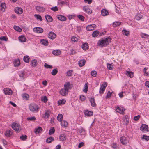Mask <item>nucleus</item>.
<instances>
[{
    "mask_svg": "<svg viewBox=\"0 0 149 149\" xmlns=\"http://www.w3.org/2000/svg\"><path fill=\"white\" fill-rule=\"evenodd\" d=\"M111 39L109 37L106 38L105 40H99L98 44L100 46L102 47L106 46L109 44L111 41Z\"/></svg>",
    "mask_w": 149,
    "mask_h": 149,
    "instance_id": "obj_1",
    "label": "nucleus"
},
{
    "mask_svg": "<svg viewBox=\"0 0 149 149\" xmlns=\"http://www.w3.org/2000/svg\"><path fill=\"white\" fill-rule=\"evenodd\" d=\"M29 108L30 111L33 113L38 112L39 107L38 105L36 104H31L29 105Z\"/></svg>",
    "mask_w": 149,
    "mask_h": 149,
    "instance_id": "obj_2",
    "label": "nucleus"
},
{
    "mask_svg": "<svg viewBox=\"0 0 149 149\" xmlns=\"http://www.w3.org/2000/svg\"><path fill=\"white\" fill-rule=\"evenodd\" d=\"M11 127L14 130L17 132H19L21 130L20 125L17 123H14L11 125Z\"/></svg>",
    "mask_w": 149,
    "mask_h": 149,
    "instance_id": "obj_3",
    "label": "nucleus"
},
{
    "mask_svg": "<svg viewBox=\"0 0 149 149\" xmlns=\"http://www.w3.org/2000/svg\"><path fill=\"white\" fill-rule=\"evenodd\" d=\"M116 110L117 112H118L120 114L124 115V111L125 109L124 108L122 107H119L117 106L116 107Z\"/></svg>",
    "mask_w": 149,
    "mask_h": 149,
    "instance_id": "obj_4",
    "label": "nucleus"
},
{
    "mask_svg": "<svg viewBox=\"0 0 149 149\" xmlns=\"http://www.w3.org/2000/svg\"><path fill=\"white\" fill-rule=\"evenodd\" d=\"M107 86V84L106 82H105L104 84H102L99 90V93L100 94H101L103 93Z\"/></svg>",
    "mask_w": 149,
    "mask_h": 149,
    "instance_id": "obj_5",
    "label": "nucleus"
},
{
    "mask_svg": "<svg viewBox=\"0 0 149 149\" xmlns=\"http://www.w3.org/2000/svg\"><path fill=\"white\" fill-rule=\"evenodd\" d=\"M4 92L5 95H11L13 93V91L10 88H6L3 90Z\"/></svg>",
    "mask_w": 149,
    "mask_h": 149,
    "instance_id": "obj_6",
    "label": "nucleus"
},
{
    "mask_svg": "<svg viewBox=\"0 0 149 149\" xmlns=\"http://www.w3.org/2000/svg\"><path fill=\"white\" fill-rule=\"evenodd\" d=\"M120 141L122 144L124 145H126L127 144V138L125 136H122L120 138Z\"/></svg>",
    "mask_w": 149,
    "mask_h": 149,
    "instance_id": "obj_7",
    "label": "nucleus"
},
{
    "mask_svg": "<svg viewBox=\"0 0 149 149\" xmlns=\"http://www.w3.org/2000/svg\"><path fill=\"white\" fill-rule=\"evenodd\" d=\"M68 91L64 88L61 89L59 91L60 94L62 96H65L67 95Z\"/></svg>",
    "mask_w": 149,
    "mask_h": 149,
    "instance_id": "obj_8",
    "label": "nucleus"
},
{
    "mask_svg": "<svg viewBox=\"0 0 149 149\" xmlns=\"http://www.w3.org/2000/svg\"><path fill=\"white\" fill-rule=\"evenodd\" d=\"M83 9L84 11L88 14H91L92 13V11L90 10V8L88 6H84Z\"/></svg>",
    "mask_w": 149,
    "mask_h": 149,
    "instance_id": "obj_9",
    "label": "nucleus"
},
{
    "mask_svg": "<svg viewBox=\"0 0 149 149\" xmlns=\"http://www.w3.org/2000/svg\"><path fill=\"white\" fill-rule=\"evenodd\" d=\"M48 37L51 39H54L56 37V35L53 32L51 31L48 33Z\"/></svg>",
    "mask_w": 149,
    "mask_h": 149,
    "instance_id": "obj_10",
    "label": "nucleus"
},
{
    "mask_svg": "<svg viewBox=\"0 0 149 149\" xmlns=\"http://www.w3.org/2000/svg\"><path fill=\"white\" fill-rule=\"evenodd\" d=\"M96 26L95 24H93L88 26L86 27V29L88 31H92L94 29Z\"/></svg>",
    "mask_w": 149,
    "mask_h": 149,
    "instance_id": "obj_11",
    "label": "nucleus"
},
{
    "mask_svg": "<svg viewBox=\"0 0 149 149\" xmlns=\"http://www.w3.org/2000/svg\"><path fill=\"white\" fill-rule=\"evenodd\" d=\"M50 113L51 112L49 110H46L45 114L43 115V118L45 119H48L50 116Z\"/></svg>",
    "mask_w": 149,
    "mask_h": 149,
    "instance_id": "obj_12",
    "label": "nucleus"
},
{
    "mask_svg": "<svg viewBox=\"0 0 149 149\" xmlns=\"http://www.w3.org/2000/svg\"><path fill=\"white\" fill-rule=\"evenodd\" d=\"M140 130L143 132H148V126L145 124H142L140 128Z\"/></svg>",
    "mask_w": 149,
    "mask_h": 149,
    "instance_id": "obj_13",
    "label": "nucleus"
},
{
    "mask_svg": "<svg viewBox=\"0 0 149 149\" xmlns=\"http://www.w3.org/2000/svg\"><path fill=\"white\" fill-rule=\"evenodd\" d=\"M14 10L15 13L18 14H21L23 12V9L20 7H16Z\"/></svg>",
    "mask_w": 149,
    "mask_h": 149,
    "instance_id": "obj_14",
    "label": "nucleus"
},
{
    "mask_svg": "<svg viewBox=\"0 0 149 149\" xmlns=\"http://www.w3.org/2000/svg\"><path fill=\"white\" fill-rule=\"evenodd\" d=\"M57 17L59 20L62 21H65L66 20V17L61 15H58L57 16Z\"/></svg>",
    "mask_w": 149,
    "mask_h": 149,
    "instance_id": "obj_15",
    "label": "nucleus"
},
{
    "mask_svg": "<svg viewBox=\"0 0 149 149\" xmlns=\"http://www.w3.org/2000/svg\"><path fill=\"white\" fill-rule=\"evenodd\" d=\"M36 10L39 12H43L45 10V9L43 7L37 6H36Z\"/></svg>",
    "mask_w": 149,
    "mask_h": 149,
    "instance_id": "obj_16",
    "label": "nucleus"
},
{
    "mask_svg": "<svg viewBox=\"0 0 149 149\" xmlns=\"http://www.w3.org/2000/svg\"><path fill=\"white\" fill-rule=\"evenodd\" d=\"M125 74L130 78H132L134 76V73L131 71H126Z\"/></svg>",
    "mask_w": 149,
    "mask_h": 149,
    "instance_id": "obj_17",
    "label": "nucleus"
},
{
    "mask_svg": "<svg viewBox=\"0 0 149 149\" xmlns=\"http://www.w3.org/2000/svg\"><path fill=\"white\" fill-rule=\"evenodd\" d=\"M45 17L47 21L48 22H51L53 20L52 18L50 15H46L45 16Z\"/></svg>",
    "mask_w": 149,
    "mask_h": 149,
    "instance_id": "obj_18",
    "label": "nucleus"
},
{
    "mask_svg": "<svg viewBox=\"0 0 149 149\" xmlns=\"http://www.w3.org/2000/svg\"><path fill=\"white\" fill-rule=\"evenodd\" d=\"M34 31L37 33H42L43 31V29L40 27H36L35 28V30Z\"/></svg>",
    "mask_w": 149,
    "mask_h": 149,
    "instance_id": "obj_19",
    "label": "nucleus"
},
{
    "mask_svg": "<svg viewBox=\"0 0 149 149\" xmlns=\"http://www.w3.org/2000/svg\"><path fill=\"white\" fill-rule=\"evenodd\" d=\"M84 114L86 116H90L93 115V113L92 111H89L88 110L85 111L84 112Z\"/></svg>",
    "mask_w": 149,
    "mask_h": 149,
    "instance_id": "obj_20",
    "label": "nucleus"
},
{
    "mask_svg": "<svg viewBox=\"0 0 149 149\" xmlns=\"http://www.w3.org/2000/svg\"><path fill=\"white\" fill-rule=\"evenodd\" d=\"M59 139L60 141H63L66 139V136L65 134H61L59 136Z\"/></svg>",
    "mask_w": 149,
    "mask_h": 149,
    "instance_id": "obj_21",
    "label": "nucleus"
},
{
    "mask_svg": "<svg viewBox=\"0 0 149 149\" xmlns=\"http://www.w3.org/2000/svg\"><path fill=\"white\" fill-rule=\"evenodd\" d=\"M19 40L21 42H24L26 40V39L25 37L23 35H21L19 37Z\"/></svg>",
    "mask_w": 149,
    "mask_h": 149,
    "instance_id": "obj_22",
    "label": "nucleus"
},
{
    "mask_svg": "<svg viewBox=\"0 0 149 149\" xmlns=\"http://www.w3.org/2000/svg\"><path fill=\"white\" fill-rule=\"evenodd\" d=\"M70 84L69 82H66L64 85V88L68 91V90L70 89Z\"/></svg>",
    "mask_w": 149,
    "mask_h": 149,
    "instance_id": "obj_23",
    "label": "nucleus"
},
{
    "mask_svg": "<svg viewBox=\"0 0 149 149\" xmlns=\"http://www.w3.org/2000/svg\"><path fill=\"white\" fill-rule=\"evenodd\" d=\"M82 48L84 50H86L88 49L89 46L87 43L83 44L82 46Z\"/></svg>",
    "mask_w": 149,
    "mask_h": 149,
    "instance_id": "obj_24",
    "label": "nucleus"
},
{
    "mask_svg": "<svg viewBox=\"0 0 149 149\" xmlns=\"http://www.w3.org/2000/svg\"><path fill=\"white\" fill-rule=\"evenodd\" d=\"M143 17V16L139 13H138L135 16V18L138 21L139 20L141 19H142Z\"/></svg>",
    "mask_w": 149,
    "mask_h": 149,
    "instance_id": "obj_25",
    "label": "nucleus"
},
{
    "mask_svg": "<svg viewBox=\"0 0 149 149\" xmlns=\"http://www.w3.org/2000/svg\"><path fill=\"white\" fill-rule=\"evenodd\" d=\"M89 100L91 104V106L93 107L96 106V104L95 102V99L93 98H91Z\"/></svg>",
    "mask_w": 149,
    "mask_h": 149,
    "instance_id": "obj_26",
    "label": "nucleus"
},
{
    "mask_svg": "<svg viewBox=\"0 0 149 149\" xmlns=\"http://www.w3.org/2000/svg\"><path fill=\"white\" fill-rule=\"evenodd\" d=\"M12 132L10 130L6 131L4 134L5 136L7 137L10 136L12 135Z\"/></svg>",
    "mask_w": 149,
    "mask_h": 149,
    "instance_id": "obj_27",
    "label": "nucleus"
},
{
    "mask_svg": "<svg viewBox=\"0 0 149 149\" xmlns=\"http://www.w3.org/2000/svg\"><path fill=\"white\" fill-rule=\"evenodd\" d=\"M13 63L15 67H17L20 64V60L19 59L15 60L14 61Z\"/></svg>",
    "mask_w": 149,
    "mask_h": 149,
    "instance_id": "obj_28",
    "label": "nucleus"
},
{
    "mask_svg": "<svg viewBox=\"0 0 149 149\" xmlns=\"http://www.w3.org/2000/svg\"><path fill=\"white\" fill-rule=\"evenodd\" d=\"M85 63L86 61L85 60L82 59L80 60L78 63L80 67H82L85 65Z\"/></svg>",
    "mask_w": 149,
    "mask_h": 149,
    "instance_id": "obj_29",
    "label": "nucleus"
},
{
    "mask_svg": "<svg viewBox=\"0 0 149 149\" xmlns=\"http://www.w3.org/2000/svg\"><path fill=\"white\" fill-rule=\"evenodd\" d=\"M101 14L103 16H107L109 14V12L106 9H103L101 10Z\"/></svg>",
    "mask_w": 149,
    "mask_h": 149,
    "instance_id": "obj_30",
    "label": "nucleus"
},
{
    "mask_svg": "<svg viewBox=\"0 0 149 149\" xmlns=\"http://www.w3.org/2000/svg\"><path fill=\"white\" fill-rule=\"evenodd\" d=\"M30 59V57L27 55L25 56L23 58L24 61L27 63L29 62Z\"/></svg>",
    "mask_w": 149,
    "mask_h": 149,
    "instance_id": "obj_31",
    "label": "nucleus"
},
{
    "mask_svg": "<svg viewBox=\"0 0 149 149\" xmlns=\"http://www.w3.org/2000/svg\"><path fill=\"white\" fill-rule=\"evenodd\" d=\"M40 43L41 44L45 46H47L48 44V41L45 40L44 39L40 40Z\"/></svg>",
    "mask_w": 149,
    "mask_h": 149,
    "instance_id": "obj_32",
    "label": "nucleus"
},
{
    "mask_svg": "<svg viewBox=\"0 0 149 149\" xmlns=\"http://www.w3.org/2000/svg\"><path fill=\"white\" fill-rule=\"evenodd\" d=\"M78 131L81 135H84L85 134V130L83 128L79 129Z\"/></svg>",
    "mask_w": 149,
    "mask_h": 149,
    "instance_id": "obj_33",
    "label": "nucleus"
},
{
    "mask_svg": "<svg viewBox=\"0 0 149 149\" xmlns=\"http://www.w3.org/2000/svg\"><path fill=\"white\" fill-rule=\"evenodd\" d=\"M37 61L36 59H34L31 61V65L33 67H35L37 65Z\"/></svg>",
    "mask_w": 149,
    "mask_h": 149,
    "instance_id": "obj_34",
    "label": "nucleus"
},
{
    "mask_svg": "<svg viewBox=\"0 0 149 149\" xmlns=\"http://www.w3.org/2000/svg\"><path fill=\"white\" fill-rule=\"evenodd\" d=\"M52 54L56 56H58L61 54V52L59 50H54L52 51Z\"/></svg>",
    "mask_w": 149,
    "mask_h": 149,
    "instance_id": "obj_35",
    "label": "nucleus"
},
{
    "mask_svg": "<svg viewBox=\"0 0 149 149\" xmlns=\"http://www.w3.org/2000/svg\"><path fill=\"white\" fill-rule=\"evenodd\" d=\"M0 6L1 7L0 10L3 12H4L5 10V8H6L5 3H1Z\"/></svg>",
    "mask_w": 149,
    "mask_h": 149,
    "instance_id": "obj_36",
    "label": "nucleus"
},
{
    "mask_svg": "<svg viewBox=\"0 0 149 149\" xmlns=\"http://www.w3.org/2000/svg\"><path fill=\"white\" fill-rule=\"evenodd\" d=\"M73 72V71L72 70H69L68 71H67L66 73V76L69 77L71 76Z\"/></svg>",
    "mask_w": 149,
    "mask_h": 149,
    "instance_id": "obj_37",
    "label": "nucleus"
},
{
    "mask_svg": "<svg viewBox=\"0 0 149 149\" xmlns=\"http://www.w3.org/2000/svg\"><path fill=\"white\" fill-rule=\"evenodd\" d=\"M54 140V138L52 137H50L46 139V142L47 143H50Z\"/></svg>",
    "mask_w": 149,
    "mask_h": 149,
    "instance_id": "obj_38",
    "label": "nucleus"
},
{
    "mask_svg": "<svg viewBox=\"0 0 149 149\" xmlns=\"http://www.w3.org/2000/svg\"><path fill=\"white\" fill-rule=\"evenodd\" d=\"M111 146L112 148H113L114 149H116L118 148V145L116 143H112L111 144Z\"/></svg>",
    "mask_w": 149,
    "mask_h": 149,
    "instance_id": "obj_39",
    "label": "nucleus"
},
{
    "mask_svg": "<svg viewBox=\"0 0 149 149\" xmlns=\"http://www.w3.org/2000/svg\"><path fill=\"white\" fill-rule=\"evenodd\" d=\"M27 138V136L25 135H22L19 137L20 139L23 141L26 140Z\"/></svg>",
    "mask_w": 149,
    "mask_h": 149,
    "instance_id": "obj_40",
    "label": "nucleus"
},
{
    "mask_svg": "<svg viewBox=\"0 0 149 149\" xmlns=\"http://www.w3.org/2000/svg\"><path fill=\"white\" fill-rule=\"evenodd\" d=\"M42 130V128L39 127L38 128L36 129L35 131V133L36 134L40 133Z\"/></svg>",
    "mask_w": 149,
    "mask_h": 149,
    "instance_id": "obj_41",
    "label": "nucleus"
},
{
    "mask_svg": "<svg viewBox=\"0 0 149 149\" xmlns=\"http://www.w3.org/2000/svg\"><path fill=\"white\" fill-rule=\"evenodd\" d=\"M34 16L38 20H39L40 21H41L42 20L41 16L40 15L35 14L34 15Z\"/></svg>",
    "mask_w": 149,
    "mask_h": 149,
    "instance_id": "obj_42",
    "label": "nucleus"
},
{
    "mask_svg": "<svg viewBox=\"0 0 149 149\" xmlns=\"http://www.w3.org/2000/svg\"><path fill=\"white\" fill-rule=\"evenodd\" d=\"M88 83H86L84 85V89L83 90V91L86 93L87 92L88 90Z\"/></svg>",
    "mask_w": 149,
    "mask_h": 149,
    "instance_id": "obj_43",
    "label": "nucleus"
},
{
    "mask_svg": "<svg viewBox=\"0 0 149 149\" xmlns=\"http://www.w3.org/2000/svg\"><path fill=\"white\" fill-rule=\"evenodd\" d=\"M66 101V100H64V99H62V100H59L58 101V105H60L62 104H65Z\"/></svg>",
    "mask_w": 149,
    "mask_h": 149,
    "instance_id": "obj_44",
    "label": "nucleus"
},
{
    "mask_svg": "<svg viewBox=\"0 0 149 149\" xmlns=\"http://www.w3.org/2000/svg\"><path fill=\"white\" fill-rule=\"evenodd\" d=\"M58 71L57 68L54 69L51 72V74L52 75L54 76L58 73Z\"/></svg>",
    "mask_w": 149,
    "mask_h": 149,
    "instance_id": "obj_45",
    "label": "nucleus"
},
{
    "mask_svg": "<svg viewBox=\"0 0 149 149\" xmlns=\"http://www.w3.org/2000/svg\"><path fill=\"white\" fill-rule=\"evenodd\" d=\"M22 97L23 99L25 100H27L29 98V96L28 94L25 93L23 94Z\"/></svg>",
    "mask_w": 149,
    "mask_h": 149,
    "instance_id": "obj_46",
    "label": "nucleus"
},
{
    "mask_svg": "<svg viewBox=\"0 0 149 149\" xmlns=\"http://www.w3.org/2000/svg\"><path fill=\"white\" fill-rule=\"evenodd\" d=\"M121 24L120 22H114L112 24V26L113 27H116L117 26L120 25Z\"/></svg>",
    "mask_w": 149,
    "mask_h": 149,
    "instance_id": "obj_47",
    "label": "nucleus"
},
{
    "mask_svg": "<svg viewBox=\"0 0 149 149\" xmlns=\"http://www.w3.org/2000/svg\"><path fill=\"white\" fill-rule=\"evenodd\" d=\"M61 125L63 127H66L68 125V123L65 120H63L61 122Z\"/></svg>",
    "mask_w": 149,
    "mask_h": 149,
    "instance_id": "obj_48",
    "label": "nucleus"
},
{
    "mask_svg": "<svg viewBox=\"0 0 149 149\" xmlns=\"http://www.w3.org/2000/svg\"><path fill=\"white\" fill-rule=\"evenodd\" d=\"M123 34L127 36L129 34V32L125 29H123L122 31Z\"/></svg>",
    "mask_w": 149,
    "mask_h": 149,
    "instance_id": "obj_49",
    "label": "nucleus"
},
{
    "mask_svg": "<svg viewBox=\"0 0 149 149\" xmlns=\"http://www.w3.org/2000/svg\"><path fill=\"white\" fill-rule=\"evenodd\" d=\"M99 35V31H98L96 30L93 33L92 36L93 37H96L97 36Z\"/></svg>",
    "mask_w": 149,
    "mask_h": 149,
    "instance_id": "obj_50",
    "label": "nucleus"
},
{
    "mask_svg": "<svg viewBox=\"0 0 149 149\" xmlns=\"http://www.w3.org/2000/svg\"><path fill=\"white\" fill-rule=\"evenodd\" d=\"M14 28L15 30L19 32H21L22 31V29L19 26H14Z\"/></svg>",
    "mask_w": 149,
    "mask_h": 149,
    "instance_id": "obj_51",
    "label": "nucleus"
},
{
    "mask_svg": "<svg viewBox=\"0 0 149 149\" xmlns=\"http://www.w3.org/2000/svg\"><path fill=\"white\" fill-rule=\"evenodd\" d=\"M63 118V115L62 114H59L57 117V119L59 121H61Z\"/></svg>",
    "mask_w": 149,
    "mask_h": 149,
    "instance_id": "obj_52",
    "label": "nucleus"
},
{
    "mask_svg": "<svg viewBox=\"0 0 149 149\" xmlns=\"http://www.w3.org/2000/svg\"><path fill=\"white\" fill-rule=\"evenodd\" d=\"M112 63L111 64H107V68L109 70H112L113 68V65Z\"/></svg>",
    "mask_w": 149,
    "mask_h": 149,
    "instance_id": "obj_53",
    "label": "nucleus"
},
{
    "mask_svg": "<svg viewBox=\"0 0 149 149\" xmlns=\"http://www.w3.org/2000/svg\"><path fill=\"white\" fill-rule=\"evenodd\" d=\"M41 101L44 102H46L48 100L46 96H44L43 97H41Z\"/></svg>",
    "mask_w": 149,
    "mask_h": 149,
    "instance_id": "obj_54",
    "label": "nucleus"
},
{
    "mask_svg": "<svg viewBox=\"0 0 149 149\" xmlns=\"http://www.w3.org/2000/svg\"><path fill=\"white\" fill-rule=\"evenodd\" d=\"M113 92H110L109 91H108L106 95V99H107L109 98V97H111V94Z\"/></svg>",
    "mask_w": 149,
    "mask_h": 149,
    "instance_id": "obj_55",
    "label": "nucleus"
},
{
    "mask_svg": "<svg viewBox=\"0 0 149 149\" xmlns=\"http://www.w3.org/2000/svg\"><path fill=\"white\" fill-rule=\"evenodd\" d=\"M27 119L28 120L34 121L36 120V118L35 116L29 117L27 118Z\"/></svg>",
    "mask_w": 149,
    "mask_h": 149,
    "instance_id": "obj_56",
    "label": "nucleus"
},
{
    "mask_svg": "<svg viewBox=\"0 0 149 149\" xmlns=\"http://www.w3.org/2000/svg\"><path fill=\"white\" fill-rule=\"evenodd\" d=\"M91 74L92 76L94 77H95L97 74V72L95 71H91Z\"/></svg>",
    "mask_w": 149,
    "mask_h": 149,
    "instance_id": "obj_57",
    "label": "nucleus"
},
{
    "mask_svg": "<svg viewBox=\"0 0 149 149\" xmlns=\"http://www.w3.org/2000/svg\"><path fill=\"white\" fill-rule=\"evenodd\" d=\"M44 66L45 67L47 68H53V67L52 65H51L48 64L46 63H45L44 64Z\"/></svg>",
    "mask_w": 149,
    "mask_h": 149,
    "instance_id": "obj_58",
    "label": "nucleus"
},
{
    "mask_svg": "<svg viewBox=\"0 0 149 149\" xmlns=\"http://www.w3.org/2000/svg\"><path fill=\"white\" fill-rule=\"evenodd\" d=\"M55 129L54 127H53L52 129H50L49 131V135H51L53 134L55 132Z\"/></svg>",
    "mask_w": 149,
    "mask_h": 149,
    "instance_id": "obj_59",
    "label": "nucleus"
},
{
    "mask_svg": "<svg viewBox=\"0 0 149 149\" xmlns=\"http://www.w3.org/2000/svg\"><path fill=\"white\" fill-rule=\"evenodd\" d=\"M142 138L145 139L146 141H148L149 140V136H148L146 135H143Z\"/></svg>",
    "mask_w": 149,
    "mask_h": 149,
    "instance_id": "obj_60",
    "label": "nucleus"
},
{
    "mask_svg": "<svg viewBox=\"0 0 149 149\" xmlns=\"http://www.w3.org/2000/svg\"><path fill=\"white\" fill-rule=\"evenodd\" d=\"M78 17L79 19L81 21H84V20L85 18L82 15H78Z\"/></svg>",
    "mask_w": 149,
    "mask_h": 149,
    "instance_id": "obj_61",
    "label": "nucleus"
},
{
    "mask_svg": "<svg viewBox=\"0 0 149 149\" xmlns=\"http://www.w3.org/2000/svg\"><path fill=\"white\" fill-rule=\"evenodd\" d=\"M50 9L52 11L56 12L58 10V9L57 6H56L55 7H52Z\"/></svg>",
    "mask_w": 149,
    "mask_h": 149,
    "instance_id": "obj_62",
    "label": "nucleus"
},
{
    "mask_svg": "<svg viewBox=\"0 0 149 149\" xmlns=\"http://www.w3.org/2000/svg\"><path fill=\"white\" fill-rule=\"evenodd\" d=\"M0 40H1L7 41L8 40V39L7 38H6L5 36H2L0 37Z\"/></svg>",
    "mask_w": 149,
    "mask_h": 149,
    "instance_id": "obj_63",
    "label": "nucleus"
},
{
    "mask_svg": "<svg viewBox=\"0 0 149 149\" xmlns=\"http://www.w3.org/2000/svg\"><path fill=\"white\" fill-rule=\"evenodd\" d=\"M71 40L73 42H77L78 41V39L76 37L73 36L71 38Z\"/></svg>",
    "mask_w": 149,
    "mask_h": 149,
    "instance_id": "obj_64",
    "label": "nucleus"
}]
</instances>
